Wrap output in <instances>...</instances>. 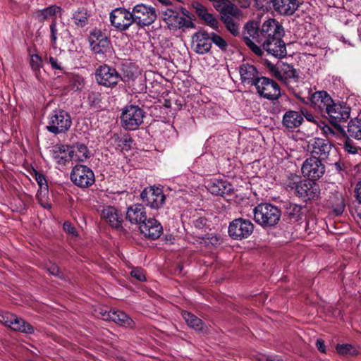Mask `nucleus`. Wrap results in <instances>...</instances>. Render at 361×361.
Returning <instances> with one entry per match:
<instances>
[{
    "instance_id": "1",
    "label": "nucleus",
    "mask_w": 361,
    "mask_h": 361,
    "mask_svg": "<svg viewBox=\"0 0 361 361\" xmlns=\"http://www.w3.org/2000/svg\"><path fill=\"white\" fill-rule=\"evenodd\" d=\"M290 191L294 192L305 201L319 197L320 189L319 185L312 180H301L300 177L292 175L286 183Z\"/></svg>"
},
{
    "instance_id": "2",
    "label": "nucleus",
    "mask_w": 361,
    "mask_h": 361,
    "mask_svg": "<svg viewBox=\"0 0 361 361\" xmlns=\"http://www.w3.org/2000/svg\"><path fill=\"white\" fill-rule=\"evenodd\" d=\"M254 220L263 227L276 225L281 218L279 209L269 203H261L253 209Z\"/></svg>"
},
{
    "instance_id": "3",
    "label": "nucleus",
    "mask_w": 361,
    "mask_h": 361,
    "mask_svg": "<svg viewBox=\"0 0 361 361\" xmlns=\"http://www.w3.org/2000/svg\"><path fill=\"white\" fill-rule=\"evenodd\" d=\"M244 41L246 45L257 56H262L263 50L259 44H263V38L261 29L257 22L251 21L247 23L243 33Z\"/></svg>"
},
{
    "instance_id": "4",
    "label": "nucleus",
    "mask_w": 361,
    "mask_h": 361,
    "mask_svg": "<svg viewBox=\"0 0 361 361\" xmlns=\"http://www.w3.org/2000/svg\"><path fill=\"white\" fill-rule=\"evenodd\" d=\"M72 125V120L68 113L63 110L53 111L49 116L47 129L55 135L67 132Z\"/></svg>"
},
{
    "instance_id": "5",
    "label": "nucleus",
    "mask_w": 361,
    "mask_h": 361,
    "mask_svg": "<svg viewBox=\"0 0 361 361\" xmlns=\"http://www.w3.org/2000/svg\"><path fill=\"white\" fill-rule=\"evenodd\" d=\"M144 111L135 105L126 106L122 111L121 121L122 126L128 130H136L142 123Z\"/></svg>"
},
{
    "instance_id": "6",
    "label": "nucleus",
    "mask_w": 361,
    "mask_h": 361,
    "mask_svg": "<svg viewBox=\"0 0 361 361\" xmlns=\"http://www.w3.org/2000/svg\"><path fill=\"white\" fill-rule=\"evenodd\" d=\"M71 180L78 187L85 188L94 183L95 177L90 168L85 165L77 164L72 169Z\"/></svg>"
},
{
    "instance_id": "7",
    "label": "nucleus",
    "mask_w": 361,
    "mask_h": 361,
    "mask_svg": "<svg viewBox=\"0 0 361 361\" xmlns=\"http://www.w3.org/2000/svg\"><path fill=\"white\" fill-rule=\"evenodd\" d=\"M258 94L268 100H276L281 96V88L274 80L267 78L261 77L255 85Z\"/></svg>"
},
{
    "instance_id": "8",
    "label": "nucleus",
    "mask_w": 361,
    "mask_h": 361,
    "mask_svg": "<svg viewBox=\"0 0 361 361\" xmlns=\"http://www.w3.org/2000/svg\"><path fill=\"white\" fill-rule=\"evenodd\" d=\"M131 13L133 23H135L140 27L149 26L157 18L155 9L143 4L135 6Z\"/></svg>"
},
{
    "instance_id": "9",
    "label": "nucleus",
    "mask_w": 361,
    "mask_h": 361,
    "mask_svg": "<svg viewBox=\"0 0 361 361\" xmlns=\"http://www.w3.org/2000/svg\"><path fill=\"white\" fill-rule=\"evenodd\" d=\"M254 231V224L248 219L238 218L233 220L228 226L231 238L240 240L248 238Z\"/></svg>"
},
{
    "instance_id": "10",
    "label": "nucleus",
    "mask_w": 361,
    "mask_h": 361,
    "mask_svg": "<svg viewBox=\"0 0 361 361\" xmlns=\"http://www.w3.org/2000/svg\"><path fill=\"white\" fill-rule=\"evenodd\" d=\"M95 78L98 84L107 87H114L121 80V75L116 68L104 64L97 68Z\"/></svg>"
},
{
    "instance_id": "11",
    "label": "nucleus",
    "mask_w": 361,
    "mask_h": 361,
    "mask_svg": "<svg viewBox=\"0 0 361 361\" xmlns=\"http://www.w3.org/2000/svg\"><path fill=\"white\" fill-rule=\"evenodd\" d=\"M301 171L305 177L316 180L324 174L325 166L322 162V159L312 156L303 162Z\"/></svg>"
},
{
    "instance_id": "12",
    "label": "nucleus",
    "mask_w": 361,
    "mask_h": 361,
    "mask_svg": "<svg viewBox=\"0 0 361 361\" xmlns=\"http://www.w3.org/2000/svg\"><path fill=\"white\" fill-rule=\"evenodd\" d=\"M142 202L152 209H158L161 208L166 200V196L162 189L157 187H149L145 188L140 195Z\"/></svg>"
},
{
    "instance_id": "13",
    "label": "nucleus",
    "mask_w": 361,
    "mask_h": 361,
    "mask_svg": "<svg viewBox=\"0 0 361 361\" xmlns=\"http://www.w3.org/2000/svg\"><path fill=\"white\" fill-rule=\"evenodd\" d=\"M111 25L119 30H127L133 23L131 12L126 8H118L110 13Z\"/></svg>"
},
{
    "instance_id": "14",
    "label": "nucleus",
    "mask_w": 361,
    "mask_h": 361,
    "mask_svg": "<svg viewBox=\"0 0 361 361\" xmlns=\"http://www.w3.org/2000/svg\"><path fill=\"white\" fill-rule=\"evenodd\" d=\"M91 50L95 54H104L111 49L109 39L100 31L94 30L89 37Z\"/></svg>"
},
{
    "instance_id": "15",
    "label": "nucleus",
    "mask_w": 361,
    "mask_h": 361,
    "mask_svg": "<svg viewBox=\"0 0 361 361\" xmlns=\"http://www.w3.org/2000/svg\"><path fill=\"white\" fill-rule=\"evenodd\" d=\"M269 71L273 76L286 85H289L291 82H296L297 75L295 69L290 64L272 65L270 66Z\"/></svg>"
},
{
    "instance_id": "16",
    "label": "nucleus",
    "mask_w": 361,
    "mask_h": 361,
    "mask_svg": "<svg viewBox=\"0 0 361 361\" xmlns=\"http://www.w3.org/2000/svg\"><path fill=\"white\" fill-rule=\"evenodd\" d=\"M331 122L338 123L347 121L350 115V108L341 103L332 102L326 112Z\"/></svg>"
},
{
    "instance_id": "17",
    "label": "nucleus",
    "mask_w": 361,
    "mask_h": 361,
    "mask_svg": "<svg viewBox=\"0 0 361 361\" xmlns=\"http://www.w3.org/2000/svg\"><path fill=\"white\" fill-rule=\"evenodd\" d=\"M310 99L312 107L322 114L326 112L334 101L331 96L325 91L315 92L311 95Z\"/></svg>"
},
{
    "instance_id": "18",
    "label": "nucleus",
    "mask_w": 361,
    "mask_h": 361,
    "mask_svg": "<svg viewBox=\"0 0 361 361\" xmlns=\"http://www.w3.org/2000/svg\"><path fill=\"white\" fill-rule=\"evenodd\" d=\"M139 228L145 237L152 240L159 238L163 233L161 224L154 218H146V220L140 225Z\"/></svg>"
},
{
    "instance_id": "19",
    "label": "nucleus",
    "mask_w": 361,
    "mask_h": 361,
    "mask_svg": "<svg viewBox=\"0 0 361 361\" xmlns=\"http://www.w3.org/2000/svg\"><path fill=\"white\" fill-rule=\"evenodd\" d=\"M263 42L265 39H272L274 38L282 37L283 35V29L279 23L275 19H269L266 20L261 27Z\"/></svg>"
},
{
    "instance_id": "20",
    "label": "nucleus",
    "mask_w": 361,
    "mask_h": 361,
    "mask_svg": "<svg viewBox=\"0 0 361 361\" xmlns=\"http://www.w3.org/2000/svg\"><path fill=\"white\" fill-rule=\"evenodd\" d=\"M309 148L312 156H318L319 159H325L331 152L332 145L327 140L317 137L309 145Z\"/></svg>"
},
{
    "instance_id": "21",
    "label": "nucleus",
    "mask_w": 361,
    "mask_h": 361,
    "mask_svg": "<svg viewBox=\"0 0 361 361\" xmlns=\"http://www.w3.org/2000/svg\"><path fill=\"white\" fill-rule=\"evenodd\" d=\"M104 320H109L125 327H132L134 324L133 319L125 312L119 310H111L100 312Z\"/></svg>"
},
{
    "instance_id": "22",
    "label": "nucleus",
    "mask_w": 361,
    "mask_h": 361,
    "mask_svg": "<svg viewBox=\"0 0 361 361\" xmlns=\"http://www.w3.org/2000/svg\"><path fill=\"white\" fill-rule=\"evenodd\" d=\"M263 49L268 54L276 58H283L286 55V47L281 37H276L272 39H265L262 44Z\"/></svg>"
},
{
    "instance_id": "23",
    "label": "nucleus",
    "mask_w": 361,
    "mask_h": 361,
    "mask_svg": "<svg viewBox=\"0 0 361 361\" xmlns=\"http://www.w3.org/2000/svg\"><path fill=\"white\" fill-rule=\"evenodd\" d=\"M3 318L4 323L14 331L27 334H31L34 332V328L32 325L22 318L9 314H7Z\"/></svg>"
},
{
    "instance_id": "24",
    "label": "nucleus",
    "mask_w": 361,
    "mask_h": 361,
    "mask_svg": "<svg viewBox=\"0 0 361 361\" xmlns=\"http://www.w3.org/2000/svg\"><path fill=\"white\" fill-rule=\"evenodd\" d=\"M192 47L199 54L207 53L212 47L210 37L205 32H197L192 38Z\"/></svg>"
},
{
    "instance_id": "25",
    "label": "nucleus",
    "mask_w": 361,
    "mask_h": 361,
    "mask_svg": "<svg viewBox=\"0 0 361 361\" xmlns=\"http://www.w3.org/2000/svg\"><path fill=\"white\" fill-rule=\"evenodd\" d=\"M101 217L113 228H119L121 227L122 215L113 206H104L101 210Z\"/></svg>"
},
{
    "instance_id": "26",
    "label": "nucleus",
    "mask_w": 361,
    "mask_h": 361,
    "mask_svg": "<svg viewBox=\"0 0 361 361\" xmlns=\"http://www.w3.org/2000/svg\"><path fill=\"white\" fill-rule=\"evenodd\" d=\"M276 12L281 16H292L299 8L298 0H271Z\"/></svg>"
},
{
    "instance_id": "27",
    "label": "nucleus",
    "mask_w": 361,
    "mask_h": 361,
    "mask_svg": "<svg viewBox=\"0 0 361 361\" xmlns=\"http://www.w3.org/2000/svg\"><path fill=\"white\" fill-rule=\"evenodd\" d=\"M239 73L241 82L246 85H255L257 80L261 78L255 66L249 63L240 65L239 67Z\"/></svg>"
},
{
    "instance_id": "28",
    "label": "nucleus",
    "mask_w": 361,
    "mask_h": 361,
    "mask_svg": "<svg viewBox=\"0 0 361 361\" xmlns=\"http://www.w3.org/2000/svg\"><path fill=\"white\" fill-rule=\"evenodd\" d=\"M51 157L59 164L65 165L69 161H73L70 145L56 144L51 149Z\"/></svg>"
},
{
    "instance_id": "29",
    "label": "nucleus",
    "mask_w": 361,
    "mask_h": 361,
    "mask_svg": "<svg viewBox=\"0 0 361 361\" xmlns=\"http://www.w3.org/2000/svg\"><path fill=\"white\" fill-rule=\"evenodd\" d=\"M170 14L165 18V20L170 29L193 28L194 23L191 20L186 19L176 12L169 11Z\"/></svg>"
},
{
    "instance_id": "30",
    "label": "nucleus",
    "mask_w": 361,
    "mask_h": 361,
    "mask_svg": "<svg viewBox=\"0 0 361 361\" xmlns=\"http://www.w3.org/2000/svg\"><path fill=\"white\" fill-rule=\"evenodd\" d=\"M206 187L210 193L219 196L229 195L233 190L231 185L223 180H211L207 182Z\"/></svg>"
},
{
    "instance_id": "31",
    "label": "nucleus",
    "mask_w": 361,
    "mask_h": 361,
    "mask_svg": "<svg viewBox=\"0 0 361 361\" xmlns=\"http://www.w3.org/2000/svg\"><path fill=\"white\" fill-rule=\"evenodd\" d=\"M146 212L143 205L136 204L128 208L126 219L131 223L140 225L146 220Z\"/></svg>"
},
{
    "instance_id": "32",
    "label": "nucleus",
    "mask_w": 361,
    "mask_h": 361,
    "mask_svg": "<svg viewBox=\"0 0 361 361\" xmlns=\"http://www.w3.org/2000/svg\"><path fill=\"white\" fill-rule=\"evenodd\" d=\"M194 8L199 18L213 29H218L219 22L214 14L209 13L207 8L200 3L194 4Z\"/></svg>"
},
{
    "instance_id": "33",
    "label": "nucleus",
    "mask_w": 361,
    "mask_h": 361,
    "mask_svg": "<svg viewBox=\"0 0 361 361\" xmlns=\"http://www.w3.org/2000/svg\"><path fill=\"white\" fill-rule=\"evenodd\" d=\"M303 121V116L299 111L290 110L283 116L282 123L287 128L299 127Z\"/></svg>"
},
{
    "instance_id": "34",
    "label": "nucleus",
    "mask_w": 361,
    "mask_h": 361,
    "mask_svg": "<svg viewBox=\"0 0 361 361\" xmlns=\"http://www.w3.org/2000/svg\"><path fill=\"white\" fill-rule=\"evenodd\" d=\"M70 149L74 161L83 162L91 157V152L85 144L77 142L70 145Z\"/></svg>"
},
{
    "instance_id": "35",
    "label": "nucleus",
    "mask_w": 361,
    "mask_h": 361,
    "mask_svg": "<svg viewBox=\"0 0 361 361\" xmlns=\"http://www.w3.org/2000/svg\"><path fill=\"white\" fill-rule=\"evenodd\" d=\"M182 317L184 320L190 328L195 331H198L202 333H206L208 331L207 326L195 314L183 311L182 312Z\"/></svg>"
},
{
    "instance_id": "36",
    "label": "nucleus",
    "mask_w": 361,
    "mask_h": 361,
    "mask_svg": "<svg viewBox=\"0 0 361 361\" xmlns=\"http://www.w3.org/2000/svg\"><path fill=\"white\" fill-rule=\"evenodd\" d=\"M61 7L53 5L39 10L37 13V16L40 21L47 20H51L53 21L56 20L57 15L61 13Z\"/></svg>"
},
{
    "instance_id": "37",
    "label": "nucleus",
    "mask_w": 361,
    "mask_h": 361,
    "mask_svg": "<svg viewBox=\"0 0 361 361\" xmlns=\"http://www.w3.org/2000/svg\"><path fill=\"white\" fill-rule=\"evenodd\" d=\"M348 133L351 137L361 140V119L353 118L348 124Z\"/></svg>"
},
{
    "instance_id": "38",
    "label": "nucleus",
    "mask_w": 361,
    "mask_h": 361,
    "mask_svg": "<svg viewBox=\"0 0 361 361\" xmlns=\"http://www.w3.org/2000/svg\"><path fill=\"white\" fill-rule=\"evenodd\" d=\"M221 19L224 20V17H227L228 18H233V17L237 18L240 14V11L238 8L235 6L233 4L228 1L226 4H225L224 8H223V11L220 12Z\"/></svg>"
},
{
    "instance_id": "39",
    "label": "nucleus",
    "mask_w": 361,
    "mask_h": 361,
    "mask_svg": "<svg viewBox=\"0 0 361 361\" xmlns=\"http://www.w3.org/2000/svg\"><path fill=\"white\" fill-rule=\"evenodd\" d=\"M139 71L137 68L134 66H126L123 68V76L121 77V80L126 82L133 81L137 78Z\"/></svg>"
},
{
    "instance_id": "40",
    "label": "nucleus",
    "mask_w": 361,
    "mask_h": 361,
    "mask_svg": "<svg viewBox=\"0 0 361 361\" xmlns=\"http://www.w3.org/2000/svg\"><path fill=\"white\" fill-rule=\"evenodd\" d=\"M336 350L341 355L354 356L357 354L356 348L350 344H338Z\"/></svg>"
},
{
    "instance_id": "41",
    "label": "nucleus",
    "mask_w": 361,
    "mask_h": 361,
    "mask_svg": "<svg viewBox=\"0 0 361 361\" xmlns=\"http://www.w3.org/2000/svg\"><path fill=\"white\" fill-rule=\"evenodd\" d=\"M73 19L76 25L84 27L87 22V12L85 10H78L73 14Z\"/></svg>"
},
{
    "instance_id": "42",
    "label": "nucleus",
    "mask_w": 361,
    "mask_h": 361,
    "mask_svg": "<svg viewBox=\"0 0 361 361\" xmlns=\"http://www.w3.org/2000/svg\"><path fill=\"white\" fill-rule=\"evenodd\" d=\"M227 30L233 34L234 36L239 35V26L233 20V18H228L227 17H224V20H222Z\"/></svg>"
},
{
    "instance_id": "43",
    "label": "nucleus",
    "mask_w": 361,
    "mask_h": 361,
    "mask_svg": "<svg viewBox=\"0 0 361 361\" xmlns=\"http://www.w3.org/2000/svg\"><path fill=\"white\" fill-rule=\"evenodd\" d=\"M30 66L32 70L35 73L36 75L40 71L42 67V59L38 54H32L30 56Z\"/></svg>"
},
{
    "instance_id": "44",
    "label": "nucleus",
    "mask_w": 361,
    "mask_h": 361,
    "mask_svg": "<svg viewBox=\"0 0 361 361\" xmlns=\"http://www.w3.org/2000/svg\"><path fill=\"white\" fill-rule=\"evenodd\" d=\"M35 180L37 184L39 186V189L38 192H44V195H47L48 193V185L47 183V180L44 175L36 172L35 173Z\"/></svg>"
},
{
    "instance_id": "45",
    "label": "nucleus",
    "mask_w": 361,
    "mask_h": 361,
    "mask_svg": "<svg viewBox=\"0 0 361 361\" xmlns=\"http://www.w3.org/2000/svg\"><path fill=\"white\" fill-rule=\"evenodd\" d=\"M211 43H214L215 45H216L219 49L222 50H225L228 46L227 42L226 40L221 37V36L218 35L215 33H212L210 36Z\"/></svg>"
},
{
    "instance_id": "46",
    "label": "nucleus",
    "mask_w": 361,
    "mask_h": 361,
    "mask_svg": "<svg viewBox=\"0 0 361 361\" xmlns=\"http://www.w3.org/2000/svg\"><path fill=\"white\" fill-rule=\"evenodd\" d=\"M71 88L75 91L81 90L85 86V80L82 76L74 75L71 80Z\"/></svg>"
},
{
    "instance_id": "47",
    "label": "nucleus",
    "mask_w": 361,
    "mask_h": 361,
    "mask_svg": "<svg viewBox=\"0 0 361 361\" xmlns=\"http://www.w3.org/2000/svg\"><path fill=\"white\" fill-rule=\"evenodd\" d=\"M37 199L40 204V205L44 209H49L51 208V204L48 200L47 195H44L42 192H37Z\"/></svg>"
},
{
    "instance_id": "48",
    "label": "nucleus",
    "mask_w": 361,
    "mask_h": 361,
    "mask_svg": "<svg viewBox=\"0 0 361 361\" xmlns=\"http://www.w3.org/2000/svg\"><path fill=\"white\" fill-rule=\"evenodd\" d=\"M50 33H51V46L56 48L58 30L56 28V21L53 20L50 25Z\"/></svg>"
},
{
    "instance_id": "49",
    "label": "nucleus",
    "mask_w": 361,
    "mask_h": 361,
    "mask_svg": "<svg viewBox=\"0 0 361 361\" xmlns=\"http://www.w3.org/2000/svg\"><path fill=\"white\" fill-rule=\"evenodd\" d=\"M301 212V207L298 205L293 204L290 205L288 209V214L290 216L293 218L295 220H298Z\"/></svg>"
},
{
    "instance_id": "50",
    "label": "nucleus",
    "mask_w": 361,
    "mask_h": 361,
    "mask_svg": "<svg viewBox=\"0 0 361 361\" xmlns=\"http://www.w3.org/2000/svg\"><path fill=\"white\" fill-rule=\"evenodd\" d=\"M302 115L303 118H305L307 121L312 122L317 125V126H320L321 121L319 117L314 116L312 114L308 112L307 110L305 111H302Z\"/></svg>"
},
{
    "instance_id": "51",
    "label": "nucleus",
    "mask_w": 361,
    "mask_h": 361,
    "mask_svg": "<svg viewBox=\"0 0 361 361\" xmlns=\"http://www.w3.org/2000/svg\"><path fill=\"white\" fill-rule=\"evenodd\" d=\"M48 61L51 64V67L52 69L63 71V67L62 66L61 63L59 61V60L56 58L50 56L48 58Z\"/></svg>"
},
{
    "instance_id": "52",
    "label": "nucleus",
    "mask_w": 361,
    "mask_h": 361,
    "mask_svg": "<svg viewBox=\"0 0 361 361\" xmlns=\"http://www.w3.org/2000/svg\"><path fill=\"white\" fill-rule=\"evenodd\" d=\"M130 274L133 277L135 278L140 281H144L146 279L144 271L141 269H133L130 272Z\"/></svg>"
},
{
    "instance_id": "53",
    "label": "nucleus",
    "mask_w": 361,
    "mask_h": 361,
    "mask_svg": "<svg viewBox=\"0 0 361 361\" xmlns=\"http://www.w3.org/2000/svg\"><path fill=\"white\" fill-rule=\"evenodd\" d=\"M319 127L321 128L322 133L327 137L334 136L335 135V132H334V129L329 125L324 124V123L321 122Z\"/></svg>"
},
{
    "instance_id": "54",
    "label": "nucleus",
    "mask_w": 361,
    "mask_h": 361,
    "mask_svg": "<svg viewBox=\"0 0 361 361\" xmlns=\"http://www.w3.org/2000/svg\"><path fill=\"white\" fill-rule=\"evenodd\" d=\"M46 269L47 271L53 276H58L59 274V269L55 264L49 262L46 265Z\"/></svg>"
},
{
    "instance_id": "55",
    "label": "nucleus",
    "mask_w": 361,
    "mask_h": 361,
    "mask_svg": "<svg viewBox=\"0 0 361 361\" xmlns=\"http://www.w3.org/2000/svg\"><path fill=\"white\" fill-rule=\"evenodd\" d=\"M227 0H215L213 1V5L214 8L220 13L223 11V8H224L225 4L228 3Z\"/></svg>"
},
{
    "instance_id": "56",
    "label": "nucleus",
    "mask_w": 361,
    "mask_h": 361,
    "mask_svg": "<svg viewBox=\"0 0 361 361\" xmlns=\"http://www.w3.org/2000/svg\"><path fill=\"white\" fill-rule=\"evenodd\" d=\"M207 225V219L203 217L197 219L194 221V226L195 228L202 229Z\"/></svg>"
},
{
    "instance_id": "57",
    "label": "nucleus",
    "mask_w": 361,
    "mask_h": 361,
    "mask_svg": "<svg viewBox=\"0 0 361 361\" xmlns=\"http://www.w3.org/2000/svg\"><path fill=\"white\" fill-rule=\"evenodd\" d=\"M63 227L64 231H66L67 233L73 234V235L75 233V228L71 223L65 222L63 224Z\"/></svg>"
},
{
    "instance_id": "58",
    "label": "nucleus",
    "mask_w": 361,
    "mask_h": 361,
    "mask_svg": "<svg viewBox=\"0 0 361 361\" xmlns=\"http://www.w3.org/2000/svg\"><path fill=\"white\" fill-rule=\"evenodd\" d=\"M345 151H347L348 153L350 154H356L357 152V147L353 146L349 142H345Z\"/></svg>"
},
{
    "instance_id": "59",
    "label": "nucleus",
    "mask_w": 361,
    "mask_h": 361,
    "mask_svg": "<svg viewBox=\"0 0 361 361\" xmlns=\"http://www.w3.org/2000/svg\"><path fill=\"white\" fill-rule=\"evenodd\" d=\"M344 207H345V204H344L343 199L342 196H341L340 202H339L337 207L335 209V212L336 213V214L339 215V214H342L344 210Z\"/></svg>"
},
{
    "instance_id": "60",
    "label": "nucleus",
    "mask_w": 361,
    "mask_h": 361,
    "mask_svg": "<svg viewBox=\"0 0 361 361\" xmlns=\"http://www.w3.org/2000/svg\"><path fill=\"white\" fill-rule=\"evenodd\" d=\"M355 193L358 202L361 203V180L356 185Z\"/></svg>"
},
{
    "instance_id": "61",
    "label": "nucleus",
    "mask_w": 361,
    "mask_h": 361,
    "mask_svg": "<svg viewBox=\"0 0 361 361\" xmlns=\"http://www.w3.org/2000/svg\"><path fill=\"white\" fill-rule=\"evenodd\" d=\"M316 346L320 352L325 353L324 342L322 339L317 340Z\"/></svg>"
},
{
    "instance_id": "62",
    "label": "nucleus",
    "mask_w": 361,
    "mask_h": 361,
    "mask_svg": "<svg viewBox=\"0 0 361 361\" xmlns=\"http://www.w3.org/2000/svg\"><path fill=\"white\" fill-rule=\"evenodd\" d=\"M343 166V164L341 162L338 161L334 164V167H335L336 170L338 171H342Z\"/></svg>"
},
{
    "instance_id": "63",
    "label": "nucleus",
    "mask_w": 361,
    "mask_h": 361,
    "mask_svg": "<svg viewBox=\"0 0 361 361\" xmlns=\"http://www.w3.org/2000/svg\"><path fill=\"white\" fill-rule=\"evenodd\" d=\"M265 361H283V360L279 358H277V357H274L271 356H267L265 357Z\"/></svg>"
},
{
    "instance_id": "64",
    "label": "nucleus",
    "mask_w": 361,
    "mask_h": 361,
    "mask_svg": "<svg viewBox=\"0 0 361 361\" xmlns=\"http://www.w3.org/2000/svg\"><path fill=\"white\" fill-rule=\"evenodd\" d=\"M121 141L125 145H127L128 143L131 142V140L128 138H124L123 140H121Z\"/></svg>"
}]
</instances>
